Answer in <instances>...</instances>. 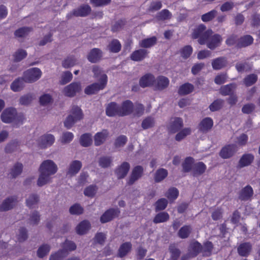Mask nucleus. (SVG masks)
Returning a JSON list of instances; mask_svg holds the SVG:
<instances>
[{"label":"nucleus","instance_id":"20e7f679","mask_svg":"<svg viewBox=\"0 0 260 260\" xmlns=\"http://www.w3.org/2000/svg\"><path fill=\"white\" fill-rule=\"evenodd\" d=\"M92 72L94 73V77L97 79L98 82L89 85L85 89V93L87 94H94L103 90L106 87L108 81L107 76L99 67L94 66Z\"/></svg>","mask_w":260,"mask_h":260},{"label":"nucleus","instance_id":"6e6552de","mask_svg":"<svg viewBox=\"0 0 260 260\" xmlns=\"http://www.w3.org/2000/svg\"><path fill=\"white\" fill-rule=\"evenodd\" d=\"M54 142L55 137L53 135L45 134L39 137L37 140V145L41 149H46L52 146Z\"/></svg>","mask_w":260,"mask_h":260},{"label":"nucleus","instance_id":"bf43d9fd","mask_svg":"<svg viewBox=\"0 0 260 260\" xmlns=\"http://www.w3.org/2000/svg\"><path fill=\"white\" fill-rule=\"evenodd\" d=\"M154 124V119L151 117H147L142 121V126L144 129H147L153 126Z\"/></svg>","mask_w":260,"mask_h":260},{"label":"nucleus","instance_id":"13d9d810","mask_svg":"<svg viewBox=\"0 0 260 260\" xmlns=\"http://www.w3.org/2000/svg\"><path fill=\"white\" fill-rule=\"evenodd\" d=\"M72 74L70 72H65L63 73L60 82L61 84H65L70 82L72 78Z\"/></svg>","mask_w":260,"mask_h":260},{"label":"nucleus","instance_id":"338daca9","mask_svg":"<svg viewBox=\"0 0 260 260\" xmlns=\"http://www.w3.org/2000/svg\"><path fill=\"white\" fill-rule=\"evenodd\" d=\"M144 109L142 104H137L134 106V114L137 116H141L144 113Z\"/></svg>","mask_w":260,"mask_h":260},{"label":"nucleus","instance_id":"a211bd4d","mask_svg":"<svg viewBox=\"0 0 260 260\" xmlns=\"http://www.w3.org/2000/svg\"><path fill=\"white\" fill-rule=\"evenodd\" d=\"M169 84V79L164 76H159L155 79L154 87L158 90H162L167 88Z\"/></svg>","mask_w":260,"mask_h":260},{"label":"nucleus","instance_id":"c85d7f7f","mask_svg":"<svg viewBox=\"0 0 260 260\" xmlns=\"http://www.w3.org/2000/svg\"><path fill=\"white\" fill-rule=\"evenodd\" d=\"M119 110L118 107L115 103H111L107 107L106 114L109 116H113L118 115Z\"/></svg>","mask_w":260,"mask_h":260},{"label":"nucleus","instance_id":"7c9ffc66","mask_svg":"<svg viewBox=\"0 0 260 260\" xmlns=\"http://www.w3.org/2000/svg\"><path fill=\"white\" fill-rule=\"evenodd\" d=\"M194 164V160L191 157H188L185 158L183 163L182 164L183 170L184 172H189L193 171Z\"/></svg>","mask_w":260,"mask_h":260},{"label":"nucleus","instance_id":"4468645a","mask_svg":"<svg viewBox=\"0 0 260 260\" xmlns=\"http://www.w3.org/2000/svg\"><path fill=\"white\" fill-rule=\"evenodd\" d=\"M213 125V121L211 118H204L199 125V130L203 133H207L210 131Z\"/></svg>","mask_w":260,"mask_h":260},{"label":"nucleus","instance_id":"423d86ee","mask_svg":"<svg viewBox=\"0 0 260 260\" xmlns=\"http://www.w3.org/2000/svg\"><path fill=\"white\" fill-rule=\"evenodd\" d=\"M83 118L81 109L77 106L72 107L70 115L64 122V125L67 128H70L75 123Z\"/></svg>","mask_w":260,"mask_h":260},{"label":"nucleus","instance_id":"e433bc0d","mask_svg":"<svg viewBox=\"0 0 260 260\" xmlns=\"http://www.w3.org/2000/svg\"><path fill=\"white\" fill-rule=\"evenodd\" d=\"M156 41V39L154 37L150 38L144 39L140 42L139 45L142 47L148 48L154 45Z\"/></svg>","mask_w":260,"mask_h":260},{"label":"nucleus","instance_id":"412c9836","mask_svg":"<svg viewBox=\"0 0 260 260\" xmlns=\"http://www.w3.org/2000/svg\"><path fill=\"white\" fill-rule=\"evenodd\" d=\"M148 54L146 50L139 49L134 51L131 55V59L134 61H141L146 57Z\"/></svg>","mask_w":260,"mask_h":260},{"label":"nucleus","instance_id":"e2e57ef3","mask_svg":"<svg viewBox=\"0 0 260 260\" xmlns=\"http://www.w3.org/2000/svg\"><path fill=\"white\" fill-rule=\"evenodd\" d=\"M26 52L23 50H18L14 54V60L19 61L25 58L26 56Z\"/></svg>","mask_w":260,"mask_h":260},{"label":"nucleus","instance_id":"6e6d98bb","mask_svg":"<svg viewBox=\"0 0 260 260\" xmlns=\"http://www.w3.org/2000/svg\"><path fill=\"white\" fill-rule=\"evenodd\" d=\"M171 13L166 9L162 10L157 14V18L158 20L169 19L171 18Z\"/></svg>","mask_w":260,"mask_h":260},{"label":"nucleus","instance_id":"5701e85b","mask_svg":"<svg viewBox=\"0 0 260 260\" xmlns=\"http://www.w3.org/2000/svg\"><path fill=\"white\" fill-rule=\"evenodd\" d=\"M254 156L251 154H244L239 161V166L240 168H243L249 166L253 161Z\"/></svg>","mask_w":260,"mask_h":260},{"label":"nucleus","instance_id":"c03bdc74","mask_svg":"<svg viewBox=\"0 0 260 260\" xmlns=\"http://www.w3.org/2000/svg\"><path fill=\"white\" fill-rule=\"evenodd\" d=\"M168 175V172L164 169L158 170L155 175L154 179L155 181L160 182L164 179Z\"/></svg>","mask_w":260,"mask_h":260},{"label":"nucleus","instance_id":"680f3d73","mask_svg":"<svg viewBox=\"0 0 260 260\" xmlns=\"http://www.w3.org/2000/svg\"><path fill=\"white\" fill-rule=\"evenodd\" d=\"M38 201V197L36 195L32 194L31 196H30L27 199H26V205L29 207L31 208L32 207L35 205L37 204Z\"/></svg>","mask_w":260,"mask_h":260},{"label":"nucleus","instance_id":"6ab92c4d","mask_svg":"<svg viewBox=\"0 0 260 260\" xmlns=\"http://www.w3.org/2000/svg\"><path fill=\"white\" fill-rule=\"evenodd\" d=\"M129 164L127 162H123L116 170V174L118 178H124L127 174L129 170Z\"/></svg>","mask_w":260,"mask_h":260},{"label":"nucleus","instance_id":"72a5a7b5","mask_svg":"<svg viewBox=\"0 0 260 260\" xmlns=\"http://www.w3.org/2000/svg\"><path fill=\"white\" fill-rule=\"evenodd\" d=\"M179 195L178 190L175 187H171L169 188L166 192V197L170 200V201H173L176 200Z\"/></svg>","mask_w":260,"mask_h":260},{"label":"nucleus","instance_id":"1a4fd4ad","mask_svg":"<svg viewBox=\"0 0 260 260\" xmlns=\"http://www.w3.org/2000/svg\"><path fill=\"white\" fill-rule=\"evenodd\" d=\"M237 151V146L235 144L227 145L223 147L219 153L220 156L226 159L232 157Z\"/></svg>","mask_w":260,"mask_h":260},{"label":"nucleus","instance_id":"9d476101","mask_svg":"<svg viewBox=\"0 0 260 260\" xmlns=\"http://www.w3.org/2000/svg\"><path fill=\"white\" fill-rule=\"evenodd\" d=\"M82 166V163L79 160H75L72 161L68 167L67 175L70 177L75 176L79 172Z\"/></svg>","mask_w":260,"mask_h":260},{"label":"nucleus","instance_id":"603ef678","mask_svg":"<svg viewBox=\"0 0 260 260\" xmlns=\"http://www.w3.org/2000/svg\"><path fill=\"white\" fill-rule=\"evenodd\" d=\"M112 161V159L111 157L103 156L100 159L99 165L102 168H107L110 166Z\"/></svg>","mask_w":260,"mask_h":260},{"label":"nucleus","instance_id":"774afa93","mask_svg":"<svg viewBox=\"0 0 260 260\" xmlns=\"http://www.w3.org/2000/svg\"><path fill=\"white\" fill-rule=\"evenodd\" d=\"M66 256V253H63L62 250H59L57 252L51 255L49 260H61Z\"/></svg>","mask_w":260,"mask_h":260},{"label":"nucleus","instance_id":"dca6fc26","mask_svg":"<svg viewBox=\"0 0 260 260\" xmlns=\"http://www.w3.org/2000/svg\"><path fill=\"white\" fill-rule=\"evenodd\" d=\"M143 169L141 166H137L133 170L132 174L128 180V184H133L136 180L140 178L143 173Z\"/></svg>","mask_w":260,"mask_h":260},{"label":"nucleus","instance_id":"39448f33","mask_svg":"<svg viewBox=\"0 0 260 260\" xmlns=\"http://www.w3.org/2000/svg\"><path fill=\"white\" fill-rule=\"evenodd\" d=\"M1 119L3 122L8 123L14 122L17 126L21 124L24 120L23 115L16 112L14 108H7L5 109L1 114Z\"/></svg>","mask_w":260,"mask_h":260},{"label":"nucleus","instance_id":"393cba45","mask_svg":"<svg viewBox=\"0 0 260 260\" xmlns=\"http://www.w3.org/2000/svg\"><path fill=\"white\" fill-rule=\"evenodd\" d=\"M108 133L106 130H103L96 133L94 136V143L96 146L101 145L106 139Z\"/></svg>","mask_w":260,"mask_h":260},{"label":"nucleus","instance_id":"8fccbe9b","mask_svg":"<svg viewBox=\"0 0 260 260\" xmlns=\"http://www.w3.org/2000/svg\"><path fill=\"white\" fill-rule=\"evenodd\" d=\"M22 165L21 164H16L13 167V168L11 170V172L10 173L12 177H16L18 175L21 174L22 171Z\"/></svg>","mask_w":260,"mask_h":260},{"label":"nucleus","instance_id":"f257e3e1","mask_svg":"<svg viewBox=\"0 0 260 260\" xmlns=\"http://www.w3.org/2000/svg\"><path fill=\"white\" fill-rule=\"evenodd\" d=\"M205 26L203 24L197 26L192 32V38H199V43L200 44H206L210 49H214L219 46L222 41L221 36L218 34L213 35L211 29L205 30Z\"/></svg>","mask_w":260,"mask_h":260},{"label":"nucleus","instance_id":"de8ad7c7","mask_svg":"<svg viewBox=\"0 0 260 260\" xmlns=\"http://www.w3.org/2000/svg\"><path fill=\"white\" fill-rule=\"evenodd\" d=\"M131 248V244L130 243L126 242L120 246L119 249V255L122 257L125 255Z\"/></svg>","mask_w":260,"mask_h":260},{"label":"nucleus","instance_id":"c9c22d12","mask_svg":"<svg viewBox=\"0 0 260 260\" xmlns=\"http://www.w3.org/2000/svg\"><path fill=\"white\" fill-rule=\"evenodd\" d=\"M193 89L194 87L192 84L185 83L180 87L178 92L180 94L185 95L191 92Z\"/></svg>","mask_w":260,"mask_h":260},{"label":"nucleus","instance_id":"cd10ccee","mask_svg":"<svg viewBox=\"0 0 260 260\" xmlns=\"http://www.w3.org/2000/svg\"><path fill=\"white\" fill-rule=\"evenodd\" d=\"M206 167L202 162H199L193 165L192 174L194 176H198L203 174L206 170Z\"/></svg>","mask_w":260,"mask_h":260},{"label":"nucleus","instance_id":"ddd939ff","mask_svg":"<svg viewBox=\"0 0 260 260\" xmlns=\"http://www.w3.org/2000/svg\"><path fill=\"white\" fill-rule=\"evenodd\" d=\"M81 90V85L78 83H73L63 89L64 94L68 96H73Z\"/></svg>","mask_w":260,"mask_h":260},{"label":"nucleus","instance_id":"9b49d317","mask_svg":"<svg viewBox=\"0 0 260 260\" xmlns=\"http://www.w3.org/2000/svg\"><path fill=\"white\" fill-rule=\"evenodd\" d=\"M134 105L132 102L127 100L123 102L120 107H118L119 116L127 115L133 111Z\"/></svg>","mask_w":260,"mask_h":260},{"label":"nucleus","instance_id":"49530a36","mask_svg":"<svg viewBox=\"0 0 260 260\" xmlns=\"http://www.w3.org/2000/svg\"><path fill=\"white\" fill-rule=\"evenodd\" d=\"M98 188L95 185H91L87 187L84 191L85 196L88 197H93L96 193Z\"/></svg>","mask_w":260,"mask_h":260},{"label":"nucleus","instance_id":"7ed1b4c3","mask_svg":"<svg viewBox=\"0 0 260 260\" xmlns=\"http://www.w3.org/2000/svg\"><path fill=\"white\" fill-rule=\"evenodd\" d=\"M92 72L94 73V77L97 79L98 82L89 85L85 89V93L87 94H94L103 90L106 87L108 81L107 76L99 67L94 66Z\"/></svg>","mask_w":260,"mask_h":260},{"label":"nucleus","instance_id":"0e129e2a","mask_svg":"<svg viewBox=\"0 0 260 260\" xmlns=\"http://www.w3.org/2000/svg\"><path fill=\"white\" fill-rule=\"evenodd\" d=\"M167 204L168 201L166 199H160L156 202V209L157 210H164L167 207Z\"/></svg>","mask_w":260,"mask_h":260},{"label":"nucleus","instance_id":"5fc2aeb1","mask_svg":"<svg viewBox=\"0 0 260 260\" xmlns=\"http://www.w3.org/2000/svg\"><path fill=\"white\" fill-rule=\"evenodd\" d=\"M235 87V85L233 84L226 85L221 88L220 92L223 95H229L233 92Z\"/></svg>","mask_w":260,"mask_h":260},{"label":"nucleus","instance_id":"58836bf2","mask_svg":"<svg viewBox=\"0 0 260 260\" xmlns=\"http://www.w3.org/2000/svg\"><path fill=\"white\" fill-rule=\"evenodd\" d=\"M253 42V38L250 35H246L241 38L238 45L240 47H246L251 44Z\"/></svg>","mask_w":260,"mask_h":260},{"label":"nucleus","instance_id":"4d7b16f0","mask_svg":"<svg viewBox=\"0 0 260 260\" xmlns=\"http://www.w3.org/2000/svg\"><path fill=\"white\" fill-rule=\"evenodd\" d=\"M257 77L255 74H251L247 76L244 79V83L247 86H251L257 80Z\"/></svg>","mask_w":260,"mask_h":260},{"label":"nucleus","instance_id":"a18cd8bd","mask_svg":"<svg viewBox=\"0 0 260 260\" xmlns=\"http://www.w3.org/2000/svg\"><path fill=\"white\" fill-rule=\"evenodd\" d=\"M192 52V48L190 46H186L180 50V55L184 59L188 58L191 54Z\"/></svg>","mask_w":260,"mask_h":260},{"label":"nucleus","instance_id":"f03ea898","mask_svg":"<svg viewBox=\"0 0 260 260\" xmlns=\"http://www.w3.org/2000/svg\"><path fill=\"white\" fill-rule=\"evenodd\" d=\"M58 170L57 165L52 160L43 161L39 168L40 175L37 181L39 186H42L51 181V176L55 174Z\"/></svg>","mask_w":260,"mask_h":260},{"label":"nucleus","instance_id":"4c0bfd02","mask_svg":"<svg viewBox=\"0 0 260 260\" xmlns=\"http://www.w3.org/2000/svg\"><path fill=\"white\" fill-rule=\"evenodd\" d=\"M92 142V137L90 134H85L81 136L80 142L82 146L87 147L91 144Z\"/></svg>","mask_w":260,"mask_h":260},{"label":"nucleus","instance_id":"f3484780","mask_svg":"<svg viewBox=\"0 0 260 260\" xmlns=\"http://www.w3.org/2000/svg\"><path fill=\"white\" fill-rule=\"evenodd\" d=\"M17 199L12 197L5 200L0 206L1 211H7L12 209L16 204Z\"/></svg>","mask_w":260,"mask_h":260},{"label":"nucleus","instance_id":"79ce46f5","mask_svg":"<svg viewBox=\"0 0 260 260\" xmlns=\"http://www.w3.org/2000/svg\"><path fill=\"white\" fill-rule=\"evenodd\" d=\"M108 48L110 51L116 53L120 51L121 44L118 40H114L109 44Z\"/></svg>","mask_w":260,"mask_h":260},{"label":"nucleus","instance_id":"a878e982","mask_svg":"<svg viewBox=\"0 0 260 260\" xmlns=\"http://www.w3.org/2000/svg\"><path fill=\"white\" fill-rule=\"evenodd\" d=\"M183 125V121L181 118H174L171 120V123L169 130L171 133H175L180 129Z\"/></svg>","mask_w":260,"mask_h":260},{"label":"nucleus","instance_id":"473e14b6","mask_svg":"<svg viewBox=\"0 0 260 260\" xmlns=\"http://www.w3.org/2000/svg\"><path fill=\"white\" fill-rule=\"evenodd\" d=\"M253 194V190L251 187L247 186L243 188L240 194V198L242 200H246Z\"/></svg>","mask_w":260,"mask_h":260},{"label":"nucleus","instance_id":"a19ab883","mask_svg":"<svg viewBox=\"0 0 260 260\" xmlns=\"http://www.w3.org/2000/svg\"><path fill=\"white\" fill-rule=\"evenodd\" d=\"M225 64L226 60L224 58H216L212 62L213 68L215 70H219L221 69L225 66Z\"/></svg>","mask_w":260,"mask_h":260},{"label":"nucleus","instance_id":"aec40b11","mask_svg":"<svg viewBox=\"0 0 260 260\" xmlns=\"http://www.w3.org/2000/svg\"><path fill=\"white\" fill-rule=\"evenodd\" d=\"M102 56V52L99 49L94 48L89 53L87 58L91 62H96L99 61Z\"/></svg>","mask_w":260,"mask_h":260},{"label":"nucleus","instance_id":"3c124183","mask_svg":"<svg viewBox=\"0 0 260 260\" xmlns=\"http://www.w3.org/2000/svg\"><path fill=\"white\" fill-rule=\"evenodd\" d=\"M50 247L47 244L42 245L38 249L37 254L39 257H43L46 255L50 251Z\"/></svg>","mask_w":260,"mask_h":260},{"label":"nucleus","instance_id":"ea45409f","mask_svg":"<svg viewBox=\"0 0 260 260\" xmlns=\"http://www.w3.org/2000/svg\"><path fill=\"white\" fill-rule=\"evenodd\" d=\"M169 218V215L165 212H160L157 214L154 218V222L157 223L164 222L167 221Z\"/></svg>","mask_w":260,"mask_h":260},{"label":"nucleus","instance_id":"4be33fe9","mask_svg":"<svg viewBox=\"0 0 260 260\" xmlns=\"http://www.w3.org/2000/svg\"><path fill=\"white\" fill-rule=\"evenodd\" d=\"M90 228V224L87 220L81 222L76 228V232L79 235L86 234Z\"/></svg>","mask_w":260,"mask_h":260},{"label":"nucleus","instance_id":"09e8293b","mask_svg":"<svg viewBox=\"0 0 260 260\" xmlns=\"http://www.w3.org/2000/svg\"><path fill=\"white\" fill-rule=\"evenodd\" d=\"M77 63L76 59L73 57H69L65 59L62 63V66L66 69L74 66Z\"/></svg>","mask_w":260,"mask_h":260},{"label":"nucleus","instance_id":"f704fd0d","mask_svg":"<svg viewBox=\"0 0 260 260\" xmlns=\"http://www.w3.org/2000/svg\"><path fill=\"white\" fill-rule=\"evenodd\" d=\"M251 250V245L248 243H243L238 247V253L240 255L246 256L250 252Z\"/></svg>","mask_w":260,"mask_h":260},{"label":"nucleus","instance_id":"b1692460","mask_svg":"<svg viewBox=\"0 0 260 260\" xmlns=\"http://www.w3.org/2000/svg\"><path fill=\"white\" fill-rule=\"evenodd\" d=\"M90 7L88 5H83L73 11L74 15L76 16L84 17L90 13Z\"/></svg>","mask_w":260,"mask_h":260},{"label":"nucleus","instance_id":"2eb2a0df","mask_svg":"<svg viewBox=\"0 0 260 260\" xmlns=\"http://www.w3.org/2000/svg\"><path fill=\"white\" fill-rule=\"evenodd\" d=\"M119 213L117 209H110L106 211L101 217V221L105 223L116 217Z\"/></svg>","mask_w":260,"mask_h":260},{"label":"nucleus","instance_id":"2f4dec72","mask_svg":"<svg viewBox=\"0 0 260 260\" xmlns=\"http://www.w3.org/2000/svg\"><path fill=\"white\" fill-rule=\"evenodd\" d=\"M74 137L72 133L66 132L62 133L59 139V141L63 144H68L73 140Z\"/></svg>","mask_w":260,"mask_h":260},{"label":"nucleus","instance_id":"f8f14e48","mask_svg":"<svg viewBox=\"0 0 260 260\" xmlns=\"http://www.w3.org/2000/svg\"><path fill=\"white\" fill-rule=\"evenodd\" d=\"M155 79L153 75L147 74L142 76L139 81L140 85L143 87L154 86Z\"/></svg>","mask_w":260,"mask_h":260},{"label":"nucleus","instance_id":"864d4df0","mask_svg":"<svg viewBox=\"0 0 260 260\" xmlns=\"http://www.w3.org/2000/svg\"><path fill=\"white\" fill-rule=\"evenodd\" d=\"M191 133V129L189 128H186L179 132L176 136V140L177 141H181L185 137L190 135Z\"/></svg>","mask_w":260,"mask_h":260},{"label":"nucleus","instance_id":"37998d69","mask_svg":"<svg viewBox=\"0 0 260 260\" xmlns=\"http://www.w3.org/2000/svg\"><path fill=\"white\" fill-rule=\"evenodd\" d=\"M62 247L63 248L61 250L63 253H66V255L68 254V251L74 250L76 248V244L74 242L69 241H66Z\"/></svg>","mask_w":260,"mask_h":260},{"label":"nucleus","instance_id":"bb28decb","mask_svg":"<svg viewBox=\"0 0 260 260\" xmlns=\"http://www.w3.org/2000/svg\"><path fill=\"white\" fill-rule=\"evenodd\" d=\"M24 78H17L15 79L11 84L10 88L14 92H18L21 90L24 87Z\"/></svg>","mask_w":260,"mask_h":260},{"label":"nucleus","instance_id":"052dcab7","mask_svg":"<svg viewBox=\"0 0 260 260\" xmlns=\"http://www.w3.org/2000/svg\"><path fill=\"white\" fill-rule=\"evenodd\" d=\"M217 12L215 10H212L202 15V20L204 22H207L212 20L216 15Z\"/></svg>","mask_w":260,"mask_h":260},{"label":"nucleus","instance_id":"c756f323","mask_svg":"<svg viewBox=\"0 0 260 260\" xmlns=\"http://www.w3.org/2000/svg\"><path fill=\"white\" fill-rule=\"evenodd\" d=\"M201 249V245L199 242H194L192 243L189 246V256L193 257L196 256Z\"/></svg>","mask_w":260,"mask_h":260},{"label":"nucleus","instance_id":"69168bd1","mask_svg":"<svg viewBox=\"0 0 260 260\" xmlns=\"http://www.w3.org/2000/svg\"><path fill=\"white\" fill-rule=\"evenodd\" d=\"M190 232V228L188 226L182 227L179 231V236L181 238L187 237Z\"/></svg>","mask_w":260,"mask_h":260},{"label":"nucleus","instance_id":"0eeeda50","mask_svg":"<svg viewBox=\"0 0 260 260\" xmlns=\"http://www.w3.org/2000/svg\"><path fill=\"white\" fill-rule=\"evenodd\" d=\"M42 76L41 71L37 68H32L24 73L23 78L26 82L32 83L39 80Z\"/></svg>","mask_w":260,"mask_h":260}]
</instances>
